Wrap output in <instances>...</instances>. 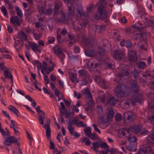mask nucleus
<instances>
[{
	"label": "nucleus",
	"mask_w": 154,
	"mask_h": 154,
	"mask_svg": "<svg viewBox=\"0 0 154 154\" xmlns=\"http://www.w3.org/2000/svg\"><path fill=\"white\" fill-rule=\"evenodd\" d=\"M40 106H37L35 108V110L38 113H42V114H38V120L39 121V123L42 125H44V119L45 117V112L40 109Z\"/></svg>",
	"instance_id": "f8f14e48"
},
{
	"label": "nucleus",
	"mask_w": 154,
	"mask_h": 154,
	"mask_svg": "<svg viewBox=\"0 0 154 154\" xmlns=\"http://www.w3.org/2000/svg\"><path fill=\"white\" fill-rule=\"evenodd\" d=\"M128 140L130 142H134L136 141V137L135 136L130 137L128 138Z\"/></svg>",
	"instance_id": "864d4df0"
},
{
	"label": "nucleus",
	"mask_w": 154,
	"mask_h": 154,
	"mask_svg": "<svg viewBox=\"0 0 154 154\" xmlns=\"http://www.w3.org/2000/svg\"><path fill=\"white\" fill-rule=\"evenodd\" d=\"M128 54V59L130 61L134 62L137 60V54L134 51L131 50H129Z\"/></svg>",
	"instance_id": "dca6fc26"
},
{
	"label": "nucleus",
	"mask_w": 154,
	"mask_h": 154,
	"mask_svg": "<svg viewBox=\"0 0 154 154\" xmlns=\"http://www.w3.org/2000/svg\"><path fill=\"white\" fill-rule=\"evenodd\" d=\"M100 146L102 148L109 147V146L107 144L105 143L100 144Z\"/></svg>",
	"instance_id": "0e129e2a"
},
{
	"label": "nucleus",
	"mask_w": 154,
	"mask_h": 154,
	"mask_svg": "<svg viewBox=\"0 0 154 154\" xmlns=\"http://www.w3.org/2000/svg\"><path fill=\"white\" fill-rule=\"evenodd\" d=\"M112 54L114 59L122 60L124 57V50L123 49H116L112 51Z\"/></svg>",
	"instance_id": "6e6552de"
},
{
	"label": "nucleus",
	"mask_w": 154,
	"mask_h": 154,
	"mask_svg": "<svg viewBox=\"0 0 154 154\" xmlns=\"http://www.w3.org/2000/svg\"><path fill=\"white\" fill-rule=\"evenodd\" d=\"M20 41L19 40H17L15 41V43L14 45L15 48L18 51L22 47V45L20 43Z\"/></svg>",
	"instance_id": "7c9ffc66"
},
{
	"label": "nucleus",
	"mask_w": 154,
	"mask_h": 154,
	"mask_svg": "<svg viewBox=\"0 0 154 154\" xmlns=\"http://www.w3.org/2000/svg\"><path fill=\"white\" fill-rule=\"evenodd\" d=\"M33 34L35 39L38 40L40 38L41 36V34H37L33 32Z\"/></svg>",
	"instance_id": "338daca9"
},
{
	"label": "nucleus",
	"mask_w": 154,
	"mask_h": 154,
	"mask_svg": "<svg viewBox=\"0 0 154 154\" xmlns=\"http://www.w3.org/2000/svg\"><path fill=\"white\" fill-rule=\"evenodd\" d=\"M61 17L58 19V21L59 22L64 23L69 20H71L68 15L66 16L64 13H61Z\"/></svg>",
	"instance_id": "412c9836"
},
{
	"label": "nucleus",
	"mask_w": 154,
	"mask_h": 154,
	"mask_svg": "<svg viewBox=\"0 0 154 154\" xmlns=\"http://www.w3.org/2000/svg\"><path fill=\"white\" fill-rule=\"evenodd\" d=\"M51 120L49 119H47L45 121V124L44 125L43 127L46 130V136L47 139L50 140V146L49 148L50 149H54L55 148L54 144L52 142V140L50 138L51 134V130L50 127V122Z\"/></svg>",
	"instance_id": "20e7f679"
},
{
	"label": "nucleus",
	"mask_w": 154,
	"mask_h": 154,
	"mask_svg": "<svg viewBox=\"0 0 154 154\" xmlns=\"http://www.w3.org/2000/svg\"><path fill=\"white\" fill-rule=\"evenodd\" d=\"M19 37L21 38V40H25L27 39V35L23 32H21L19 33Z\"/></svg>",
	"instance_id": "2f4dec72"
},
{
	"label": "nucleus",
	"mask_w": 154,
	"mask_h": 154,
	"mask_svg": "<svg viewBox=\"0 0 154 154\" xmlns=\"http://www.w3.org/2000/svg\"><path fill=\"white\" fill-rule=\"evenodd\" d=\"M15 8L17 12V16L20 17H21L23 15L21 10L19 9L18 7L16 6Z\"/></svg>",
	"instance_id": "ea45409f"
},
{
	"label": "nucleus",
	"mask_w": 154,
	"mask_h": 154,
	"mask_svg": "<svg viewBox=\"0 0 154 154\" xmlns=\"http://www.w3.org/2000/svg\"><path fill=\"white\" fill-rule=\"evenodd\" d=\"M105 53L104 49L100 47H98L96 53H95L92 50H86L85 51V54L86 56L90 57L96 56L99 60L102 58L103 56L105 54Z\"/></svg>",
	"instance_id": "7ed1b4c3"
},
{
	"label": "nucleus",
	"mask_w": 154,
	"mask_h": 154,
	"mask_svg": "<svg viewBox=\"0 0 154 154\" xmlns=\"http://www.w3.org/2000/svg\"><path fill=\"white\" fill-rule=\"evenodd\" d=\"M17 142V139L13 136H10L6 139L4 142V144L6 145L9 146H10L11 143H15Z\"/></svg>",
	"instance_id": "f3484780"
},
{
	"label": "nucleus",
	"mask_w": 154,
	"mask_h": 154,
	"mask_svg": "<svg viewBox=\"0 0 154 154\" xmlns=\"http://www.w3.org/2000/svg\"><path fill=\"white\" fill-rule=\"evenodd\" d=\"M114 113L112 109H109L108 111L107 117L108 119L112 118L113 116Z\"/></svg>",
	"instance_id": "58836bf2"
},
{
	"label": "nucleus",
	"mask_w": 154,
	"mask_h": 154,
	"mask_svg": "<svg viewBox=\"0 0 154 154\" xmlns=\"http://www.w3.org/2000/svg\"><path fill=\"white\" fill-rule=\"evenodd\" d=\"M69 77L72 82L75 84L79 81L77 78L76 75L72 72H70L69 73Z\"/></svg>",
	"instance_id": "b1692460"
},
{
	"label": "nucleus",
	"mask_w": 154,
	"mask_h": 154,
	"mask_svg": "<svg viewBox=\"0 0 154 154\" xmlns=\"http://www.w3.org/2000/svg\"><path fill=\"white\" fill-rule=\"evenodd\" d=\"M81 141L82 142L85 143L86 144L87 146H89L91 144V142L89 139L87 137L82 138L81 139Z\"/></svg>",
	"instance_id": "72a5a7b5"
},
{
	"label": "nucleus",
	"mask_w": 154,
	"mask_h": 154,
	"mask_svg": "<svg viewBox=\"0 0 154 154\" xmlns=\"http://www.w3.org/2000/svg\"><path fill=\"white\" fill-rule=\"evenodd\" d=\"M103 62L106 66L107 67H105L106 68L112 69L114 68V66L113 65H111L110 63L107 59L106 58V59H104L103 60Z\"/></svg>",
	"instance_id": "cd10ccee"
},
{
	"label": "nucleus",
	"mask_w": 154,
	"mask_h": 154,
	"mask_svg": "<svg viewBox=\"0 0 154 154\" xmlns=\"http://www.w3.org/2000/svg\"><path fill=\"white\" fill-rule=\"evenodd\" d=\"M78 72L80 76H84L86 77L87 79H89V75L88 74L87 71H85L83 70H81L79 71Z\"/></svg>",
	"instance_id": "c756f323"
},
{
	"label": "nucleus",
	"mask_w": 154,
	"mask_h": 154,
	"mask_svg": "<svg viewBox=\"0 0 154 154\" xmlns=\"http://www.w3.org/2000/svg\"><path fill=\"white\" fill-rule=\"evenodd\" d=\"M4 2L6 6L9 9H11L13 8L12 5V2L8 0H4Z\"/></svg>",
	"instance_id": "f704fd0d"
},
{
	"label": "nucleus",
	"mask_w": 154,
	"mask_h": 154,
	"mask_svg": "<svg viewBox=\"0 0 154 154\" xmlns=\"http://www.w3.org/2000/svg\"><path fill=\"white\" fill-rule=\"evenodd\" d=\"M99 97L101 102L102 103H104L105 101V95L103 93H102L99 96Z\"/></svg>",
	"instance_id": "8fccbe9b"
},
{
	"label": "nucleus",
	"mask_w": 154,
	"mask_h": 154,
	"mask_svg": "<svg viewBox=\"0 0 154 154\" xmlns=\"http://www.w3.org/2000/svg\"><path fill=\"white\" fill-rule=\"evenodd\" d=\"M88 137L93 140H97L98 139V138L97 135V134L95 133H93L92 134H90L88 136Z\"/></svg>",
	"instance_id": "c9c22d12"
},
{
	"label": "nucleus",
	"mask_w": 154,
	"mask_h": 154,
	"mask_svg": "<svg viewBox=\"0 0 154 154\" xmlns=\"http://www.w3.org/2000/svg\"><path fill=\"white\" fill-rule=\"evenodd\" d=\"M148 121H149L151 124H154V115H152L149 117V118Z\"/></svg>",
	"instance_id": "13d9d810"
},
{
	"label": "nucleus",
	"mask_w": 154,
	"mask_h": 154,
	"mask_svg": "<svg viewBox=\"0 0 154 154\" xmlns=\"http://www.w3.org/2000/svg\"><path fill=\"white\" fill-rule=\"evenodd\" d=\"M89 79H87L86 77L84 78L82 81L81 85H86L88 83V81L89 80Z\"/></svg>",
	"instance_id": "49530a36"
},
{
	"label": "nucleus",
	"mask_w": 154,
	"mask_h": 154,
	"mask_svg": "<svg viewBox=\"0 0 154 154\" xmlns=\"http://www.w3.org/2000/svg\"><path fill=\"white\" fill-rule=\"evenodd\" d=\"M97 5H98L97 12L99 14V17L101 19L107 17V13L106 11V2L105 1L99 0Z\"/></svg>",
	"instance_id": "f03ea898"
},
{
	"label": "nucleus",
	"mask_w": 154,
	"mask_h": 154,
	"mask_svg": "<svg viewBox=\"0 0 154 154\" xmlns=\"http://www.w3.org/2000/svg\"><path fill=\"white\" fill-rule=\"evenodd\" d=\"M38 11L40 14H46L44 6H39L38 8Z\"/></svg>",
	"instance_id": "4c0bfd02"
},
{
	"label": "nucleus",
	"mask_w": 154,
	"mask_h": 154,
	"mask_svg": "<svg viewBox=\"0 0 154 154\" xmlns=\"http://www.w3.org/2000/svg\"><path fill=\"white\" fill-rule=\"evenodd\" d=\"M129 74V73L127 71H122L120 73V76L125 75V76H127Z\"/></svg>",
	"instance_id": "6e6d98bb"
},
{
	"label": "nucleus",
	"mask_w": 154,
	"mask_h": 154,
	"mask_svg": "<svg viewBox=\"0 0 154 154\" xmlns=\"http://www.w3.org/2000/svg\"><path fill=\"white\" fill-rule=\"evenodd\" d=\"M93 8V6L92 5H89L87 8V13H91L92 12Z\"/></svg>",
	"instance_id": "774afa93"
},
{
	"label": "nucleus",
	"mask_w": 154,
	"mask_h": 154,
	"mask_svg": "<svg viewBox=\"0 0 154 154\" xmlns=\"http://www.w3.org/2000/svg\"><path fill=\"white\" fill-rule=\"evenodd\" d=\"M152 150V149L150 146V143L148 141L146 143H144L143 145L139 149L138 152L139 153L141 152L145 153L151 152Z\"/></svg>",
	"instance_id": "9d476101"
},
{
	"label": "nucleus",
	"mask_w": 154,
	"mask_h": 154,
	"mask_svg": "<svg viewBox=\"0 0 154 154\" xmlns=\"http://www.w3.org/2000/svg\"><path fill=\"white\" fill-rule=\"evenodd\" d=\"M98 84H99L101 87L104 88H106L107 83L103 79H101L100 81V83H98Z\"/></svg>",
	"instance_id": "473e14b6"
},
{
	"label": "nucleus",
	"mask_w": 154,
	"mask_h": 154,
	"mask_svg": "<svg viewBox=\"0 0 154 154\" xmlns=\"http://www.w3.org/2000/svg\"><path fill=\"white\" fill-rule=\"evenodd\" d=\"M141 127V126L140 125H137L134 128L130 127L129 128L130 130H131L130 131V132L131 131H133L135 134H137L140 131Z\"/></svg>",
	"instance_id": "a878e982"
},
{
	"label": "nucleus",
	"mask_w": 154,
	"mask_h": 154,
	"mask_svg": "<svg viewBox=\"0 0 154 154\" xmlns=\"http://www.w3.org/2000/svg\"><path fill=\"white\" fill-rule=\"evenodd\" d=\"M124 117L125 119L124 122L126 124H129L134 122L136 118L135 114L130 111L125 112L124 114Z\"/></svg>",
	"instance_id": "1a4fd4ad"
},
{
	"label": "nucleus",
	"mask_w": 154,
	"mask_h": 154,
	"mask_svg": "<svg viewBox=\"0 0 154 154\" xmlns=\"http://www.w3.org/2000/svg\"><path fill=\"white\" fill-rule=\"evenodd\" d=\"M122 116L120 114H117L115 116V119L116 121H119L122 119Z\"/></svg>",
	"instance_id": "603ef678"
},
{
	"label": "nucleus",
	"mask_w": 154,
	"mask_h": 154,
	"mask_svg": "<svg viewBox=\"0 0 154 154\" xmlns=\"http://www.w3.org/2000/svg\"><path fill=\"white\" fill-rule=\"evenodd\" d=\"M10 108H9V109L14 114H16L17 116H19L17 115V112H18V111L16 109L15 107L12 105H10Z\"/></svg>",
	"instance_id": "e433bc0d"
},
{
	"label": "nucleus",
	"mask_w": 154,
	"mask_h": 154,
	"mask_svg": "<svg viewBox=\"0 0 154 154\" xmlns=\"http://www.w3.org/2000/svg\"><path fill=\"white\" fill-rule=\"evenodd\" d=\"M75 125L79 127H82L86 128L87 126V125L85 124L82 121L77 122Z\"/></svg>",
	"instance_id": "37998d69"
},
{
	"label": "nucleus",
	"mask_w": 154,
	"mask_h": 154,
	"mask_svg": "<svg viewBox=\"0 0 154 154\" xmlns=\"http://www.w3.org/2000/svg\"><path fill=\"white\" fill-rule=\"evenodd\" d=\"M127 86L124 84H119L116 87L115 91V94L118 97H124L126 91L128 90Z\"/></svg>",
	"instance_id": "423d86ee"
},
{
	"label": "nucleus",
	"mask_w": 154,
	"mask_h": 154,
	"mask_svg": "<svg viewBox=\"0 0 154 154\" xmlns=\"http://www.w3.org/2000/svg\"><path fill=\"white\" fill-rule=\"evenodd\" d=\"M131 130H130V128H128L120 129L118 130L117 132L118 134H122L123 136H125V134L129 136L130 135V131Z\"/></svg>",
	"instance_id": "6ab92c4d"
},
{
	"label": "nucleus",
	"mask_w": 154,
	"mask_h": 154,
	"mask_svg": "<svg viewBox=\"0 0 154 154\" xmlns=\"http://www.w3.org/2000/svg\"><path fill=\"white\" fill-rule=\"evenodd\" d=\"M129 84L131 87L130 88H128V92L129 93L132 92L134 93H137L139 88L137 82L135 80H132L129 82Z\"/></svg>",
	"instance_id": "9b49d317"
},
{
	"label": "nucleus",
	"mask_w": 154,
	"mask_h": 154,
	"mask_svg": "<svg viewBox=\"0 0 154 154\" xmlns=\"http://www.w3.org/2000/svg\"><path fill=\"white\" fill-rule=\"evenodd\" d=\"M44 80L46 84H48L49 83V79L47 75H44Z\"/></svg>",
	"instance_id": "052dcab7"
},
{
	"label": "nucleus",
	"mask_w": 154,
	"mask_h": 154,
	"mask_svg": "<svg viewBox=\"0 0 154 154\" xmlns=\"http://www.w3.org/2000/svg\"><path fill=\"white\" fill-rule=\"evenodd\" d=\"M53 51L54 53L57 55L58 57L60 59L62 63L63 64V60L65 57V55L60 48L58 47L55 48L54 49Z\"/></svg>",
	"instance_id": "ddd939ff"
},
{
	"label": "nucleus",
	"mask_w": 154,
	"mask_h": 154,
	"mask_svg": "<svg viewBox=\"0 0 154 154\" xmlns=\"http://www.w3.org/2000/svg\"><path fill=\"white\" fill-rule=\"evenodd\" d=\"M134 77L135 79L137 78V77H138L140 82H146L145 79H147L150 78V76L148 71L138 73L135 70Z\"/></svg>",
	"instance_id": "0eeeda50"
},
{
	"label": "nucleus",
	"mask_w": 154,
	"mask_h": 154,
	"mask_svg": "<svg viewBox=\"0 0 154 154\" xmlns=\"http://www.w3.org/2000/svg\"><path fill=\"white\" fill-rule=\"evenodd\" d=\"M84 131L86 135L88 137L91 134V129L89 127L87 128L86 129H84Z\"/></svg>",
	"instance_id": "79ce46f5"
},
{
	"label": "nucleus",
	"mask_w": 154,
	"mask_h": 154,
	"mask_svg": "<svg viewBox=\"0 0 154 154\" xmlns=\"http://www.w3.org/2000/svg\"><path fill=\"white\" fill-rule=\"evenodd\" d=\"M93 146H91V148L94 151L96 152H99V151L98 148L100 146V145L98 142H94L92 143Z\"/></svg>",
	"instance_id": "c85d7f7f"
},
{
	"label": "nucleus",
	"mask_w": 154,
	"mask_h": 154,
	"mask_svg": "<svg viewBox=\"0 0 154 154\" xmlns=\"http://www.w3.org/2000/svg\"><path fill=\"white\" fill-rule=\"evenodd\" d=\"M10 22L14 25L20 26V23L18 17L15 16L12 17L10 19Z\"/></svg>",
	"instance_id": "aec40b11"
},
{
	"label": "nucleus",
	"mask_w": 154,
	"mask_h": 154,
	"mask_svg": "<svg viewBox=\"0 0 154 154\" xmlns=\"http://www.w3.org/2000/svg\"><path fill=\"white\" fill-rule=\"evenodd\" d=\"M75 0H63L68 7L67 15L71 19L72 17L75 15H79L80 17L85 16L82 5L81 4L73 5V2Z\"/></svg>",
	"instance_id": "f257e3e1"
},
{
	"label": "nucleus",
	"mask_w": 154,
	"mask_h": 154,
	"mask_svg": "<svg viewBox=\"0 0 154 154\" xmlns=\"http://www.w3.org/2000/svg\"><path fill=\"white\" fill-rule=\"evenodd\" d=\"M8 69H7V70H5L4 71L3 75L5 79H7L10 75V74H11L10 72H8Z\"/></svg>",
	"instance_id": "a19ab883"
},
{
	"label": "nucleus",
	"mask_w": 154,
	"mask_h": 154,
	"mask_svg": "<svg viewBox=\"0 0 154 154\" xmlns=\"http://www.w3.org/2000/svg\"><path fill=\"white\" fill-rule=\"evenodd\" d=\"M84 94L87 95L88 98H90L91 97V94L89 91L88 89L87 88L85 90Z\"/></svg>",
	"instance_id": "de8ad7c7"
},
{
	"label": "nucleus",
	"mask_w": 154,
	"mask_h": 154,
	"mask_svg": "<svg viewBox=\"0 0 154 154\" xmlns=\"http://www.w3.org/2000/svg\"><path fill=\"white\" fill-rule=\"evenodd\" d=\"M55 39L53 37H50L48 40V42L50 44L53 43Z\"/></svg>",
	"instance_id": "69168bd1"
},
{
	"label": "nucleus",
	"mask_w": 154,
	"mask_h": 154,
	"mask_svg": "<svg viewBox=\"0 0 154 154\" xmlns=\"http://www.w3.org/2000/svg\"><path fill=\"white\" fill-rule=\"evenodd\" d=\"M152 80L154 81V76L152 78ZM149 86L152 89H154V82L151 81L149 84Z\"/></svg>",
	"instance_id": "3c124183"
},
{
	"label": "nucleus",
	"mask_w": 154,
	"mask_h": 154,
	"mask_svg": "<svg viewBox=\"0 0 154 154\" xmlns=\"http://www.w3.org/2000/svg\"><path fill=\"white\" fill-rule=\"evenodd\" d=\"M139 67L140 68L144 69L146 68V64L143 62H141L138 63Z\"/></svg>",
	"instance_id": "09e8293b"
},
{
	"label": "nucleus",
	"mask_w": 154,
	"mask_h": 154,
	"mask_svg": "<svg viewBox=\"0 0 154 154\" xmlns=\"http://www.w3.org/2000/svg\"><path fill=\"white\" fill-rule=\"evenodd\" d=\"M88 23V20H86L83 22L82 23H80V25L81 26L82 28H84L86 26Z\"/></svg>",
	"instance_id": "4d7b16f0"
},
{
	"label": "nucleus",
	"mask_w": 154,
	"mask_h": 154,
	"mask_svg": "<svg viewBox=\"0 0 154 154\" xmlns=\"http://www.w3.org/2000/svg\"><path fill=\"white\" fill-rule=\"evenodd\" d=\"M39 47V45H37L35 44H32L31 45V49L35 51H36Z\"/></svg>",
	"instance_id": "c03bdc74"
},
{
	"label": "nucleus",
	"mask_w": 154,
	"mask_h": 154,
	"mask_svg": "<svg viewBox=\"0 0 154 154\" xmlns=\"http://www.w3.org/2000/svg\"><path fill=\"white\" fill-rule=\"evenodd\" d=\"M62 5V3L60 1H58L55 3L54 8L55 11L54 12V14H55L56 15L58 14L60 8Z\"/></svg>",
	"instance_id": "393cba45"
},
{
	"label": "nucleus",
	"mask_w": 154,
	"mask_h": 154,
	"mask_svg": "<svg viewBox=\"0 0 154 154\" xmlns=\"http://www.w3.org/2000/svg\"><path fill=\"white\" fill-rule=\"evenodd\" d=\"M139 12L141 15L140 17L144 23L149 26L154 25V21H152L151 17L146 14L144 9L140 8Z\"/></svg>",
	"instance_id": "39448f33"
},
{
	"label": "nucleus",
	"mask_w": 154,
	"mask_h": 154,
	"mask_svg": "<svg viewBox=\"0 0 154 154\" xmlns=\"http://www.w3.org/2000/svg\"><path fill=\"white\" fill-rule=\"evenodd\" d=\"M130 100L132 104L134 105L136 102L142 103L143 101V99L141 95H139L138 96L133 95L130 99Z\"/></svg>",
	"instance_id": "2eb2a0df"
},
{
	"label": "nucleus",
	"mask_w": 154,
	"mask_h": 154,
	"mask_svg": "<svg viewBox=\"0 0 154 154\" xmlns=\"http://www.w3.org/2000/svg\"><path fill=\"white\" fill-rule=\"evenodd\" d=\"M87 64V66L88 67V69L90 70H92L94 69V64L93 63H91L90 65H89V64Z\"/></svg>",
	"instance_id": "bf43d9fd"
},
{
	"label": "nucleus",
	"mask_w": 154,
	"mask_h": 154,
	"mask_svg": "<svg viewBox=\"0 0 154 154\" xmlns=\"http://www.w3.org/2000/svg\"><path fill=\"white\" fill-rule=\"evenodd\" d=\"M1 11L4 14V15L6 16L7 14V11L6 9L4 6H2L1 8Z\"/></svg>",
	"instance_id": "a18cd8bd"
},
{
	"label": "nucleus",
	"mask_w": 154,
	"mask_h": 154,
	"mask_svg": "<svg viewBox=\"0 0 154 154\" xmlns=\"http://www.w3.org/2000/svg\"><path fill=\"white\" fill-rule=\"evenodd\" d=\"M94 129L95 131L98 132L99 134H100V131L98 128L97 125L95 124H93V125Z\"/></svg>",
	"instance_id": "680f3d73"
},
{
	"label": "nucleus",
	"mask_w": 154,
	"mask_h": 154,
	"mask_svg": "<svg viewBox=\"0 0 154 154\" xmlns=\"http://www.w3.org/2000/svg\"><path fill=\"white\" fill-rule=\"evenodd\" d=\"M53 11V10L51 8H49L45 10L46 14L50 15L51 14Z\"/></svg>",
	"instance_id": "e2e57ef3"
},
{
	"label": "nucleus",
	"mask_w": 154,
	"mask_h": 154,
	"mask_svg": "<svg viewBox=\"0 0 154 154\" xmlns=\"http://www.w3.org/2000/svg\"><path fill=\"white\" fill-rule=\"evenodd\" d=\"M105 27V26L104 25L95 26V31L100 33H102L104 31Z\"/></svg>",
	"instance_id": "bb28decb"
},
{
	"label": "nucleus",
	"mask_w": 154,
	"mask_h": 154,
	"mask_svg": "<svg viewBox=\"0 0 154 154\" xmlns=\"http://www.w3.org/2000/svg\"><path fill=\"white\" fill-rule=\"evenodd\" d=\"M84 42L87 45L91 46L94 45V39L90 38H83Z\"/></svg>",
	"instance_id": "5701e85b"
},
{
	"label": "nucleus",
	"mask_w": 154,
	"mask_h": 154,
	"mask_svg": "<svg viewBox=\"0 0 154 154\" xmlns=\"http://www.w3.org/2000/svg\"><path fill=\"white\" fill-rule=\"evenodd\" d=\"M145 25H144L140 22H138L136 24L132 26V28L138 29L139 31L142 30L143 28H145Z\"/></svg>",
	"instance_id": "4be33fe9"
},
{
	"label": "nucleus",
	"mask_w": 154,
	"mask_h": 154,
	"mask_svg": "<svg viewBox=\"0 0 154 154\" xmlns=\"http://www.w3.org/2000/svg\"><path fill=\"white\" fill-rule=\"evenodd\" d=\"M118 101L114 96L109 95L108 97L106 103L108 104L114 106Z\"/></svg>",
	"instance_id": "a211bd4d"
},
{
	"label": "nucleus",
	"mask_w": 154,
	"mask_h": 154,
	"mask_svg": "<svg viewBox=\"0 0 154 154\" xmlns=\"http://www.w3.org/2000/svg\"><path fill=\"white\" fill-rule=\"evenodd\" d=\"M101 79L100 76L99 75H96L94 77V80L95 82L97 84L100 83V81Z\"/></svg>",
	"instance_id": "5fc2aeb1"
},
{
	"label": "nucleus",
	"mask_w": 154,
	"mask_h": 154,
	"mask_svg": "<svg viewBox=\"0 0 154 154\" xmlns=\"http://www.w3.org/2000/svg\"><path fill=\"white\" fill-rule=\"evenodd\" d=\"M134 38L135 40H139L141 42L146 39V34L145 33H142L139 32L134 35Z\"/></svg>",
	"instance_id": "4468645a"
}]
</instances>
